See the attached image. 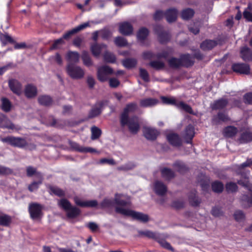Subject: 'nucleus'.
<instances>
[{
	"mask_svg": "<svg viewBox=\"0 0 252 252\" xmlns=\"http://www.w3.org/2000/svg\"><path fill=\"white\" fill-rule=\"evenodd\" d=\"M114 42L117 46L119 47H124L127 45L126 39L121 36L117 37L114 40Z\"/></svg>",
	"mask_w": 252,
	"mask_h": 252,
	"instance_id": "864d4df0",
	"label": "nucleus"
},
{
	"mask_svg": "<svg viewBox=\"0 0 252 252\" xmlns=\"http://www.w3.org/2000/svg\"><path fill=\"white\" fill-rule=\"evenodd\" d=\"M138 234L139 236H145L155 239H158V235L157 234L149 230L138 231Z\"/></svg>",
	"mask_w": 252,
	"mask_h": 252,
	"instance_id": "de8ad7c7",
	"label": "nucleus"
},
{
	"mask_svg": "<svg viewBox=\"0 0 252 252\" xmlns=\"http://www.w3.org/2000/svg\"><path fill=\"white\" fill-rule=\"evenodd\" d=\"M137 107L135 103L128 104L124 109L120 116V124L121 126H127L130 132L136 134L140 129V121L138 117L133 116L129 117V113L134 112Z\"/></svg>",
	"mask_w": 252,
	"mask_h": 252,
	"instance_id": "f257e3e1",
	"label": "nucleus"
},
{
	"mask_svg": "<svg viewBox=\"0 0 252 252\" xmlns=\"http://www.w3.org/2000/svg\"><path fill=\"white\" fill-rule=\"evenodd\" d=\"M90 26V25L89 22L84 23L72 29L71 30L68 31L65 33L62 37L63 39L68 40L73 34Z\"/></svg>",
	"mask_w": 252,
	"mask_h": 252,
	"instance_id": "9b49d317",
	"label": "nucleus"
},
{
	"mask_svg": "<svg viewBox=\"0 0 252 252\" xmlns=\"http://www.w3.org/2000/svg\"><path fill=\"white\" fill-rule=\"evenodd\" d=\"M156 240L158 242V243L160 245V246L164 248V249L168 250L172 252H174V249L172 248L171 245L165 240L163 239H159L158 236V239H157Z\"/></svg>",
	"mask_w": 252,
	"mask_h": 252,
	"instance_id": "8fccbe9b",
	"label": "nucleus"
},
{
	"mask_svg": "<svg viewBox=\"0 0 252 252\" xmlns=\"http://www.w3.org/2000/svg\"><path fill=\"white\" fill-rule=\"evenodd\" d=\"M66 71L68 75L73 79H81L85 75V72L81 67L70 63H67Z\"/></svg>",
	"mask_w": 252,
	"mask_h": 252,
	"instance_id": "20e7f679",
	"label": "nucleus"
},
{
	"mask_svg": "<svg viewBox=\"0 0 252 252\" xmlns=\"http://www.w3.org/2000/svg\"><path fill=\"white\" fill-rule=\"evenodd\" d=\"M100 33V36L103 39H108L111 37L112 35L111 32L107 29H103L99 32Z\"/></svg>",
	"mask_w": 252,
	"mask_h": 252,
	"instance_id": "0e129e2a",
	"label": "nucleus"
},
{
	"mask_svg": "<svg viewBox=\"0 0 252 252\" xmlns=\"http://www.w3.org/2000/svg\"><path fill=\"white\" fill-rule=\"evenodd\" d=\"M149 65L157 70L162 69L164 67V63L158 61H152L149 63Z\"/></svg>",
	"mask_w": 252,
	"mask_h": 252,
	"instance_id": "6e6d98bb",
	"label": "nucleus"
},
{
	"mask_svg": "<svg viewBox=\"0 0 252 252\" xmlns=\"http://www.w3.org/2000/svg\"><path fill=\"white\" fill-rule=\"evenodd\" d=\"M107 103V101H100L98 102L95 106L93 107L89 112L88 117L89 118H93L97 117L100 114L101 112L102 108L103 105Z\"/></svg>",
	"mask_w": 252,
	"mask_h": 252,
	"instance_id": "ddd939ff",
	"label": "nucleus"
},
{
	"mask_svg": "<svg viewBox=\"0 0 252 252\" xmlns=\"http://www.w3.org/2000/svg\"><path fill=\"white\" fill-rule=\"evenodd\" d=\"M218 44L217 41L214 40H206L200 45V48L203 50H209L213 49Z\"/></svg>",
	"mask_w": 252,
	"mask_h": 252,
	"instance_id": "cd10ccee",
	"label": "nucleus"
},
{
	"mask_svg": "<svg viewBox=\"0 0 252 252\" xmlns=\"http://www.w3.org/2000/svg\"><path fill=\"white\" fill-rule=\"evenodd\" d=\"M240 56L244 61H252V50L247 46L242 47L240 51Z\"/></svg>",
	"mask_w": 252,
	"mask_h": 252,
	"instance_id": "aec40b11",
	"label": "nucleus"
},
{
	"mask_svg": "<svg viewBox=\"0 0 252 252\" xmlns=\"http://www.w3.org/2000/svg\"><path fill=\"white\" fill-rule=\"evenodd\" d=\"M137 61L134 59L128 58L123 61V65L127 68H130L134 67Z\"/></svg>",
	"mask_w": 252,
	"mask_h": 252,
	"instance_id": "c03bdc74",
	"label": "nucleus"
},
{
	"mask_svg": "<svg viewBox=\"0 0 252 252\" xmlns=\"http://www.w3.org/2000/svg\"><path fill=\"white\" fill-rule=\"evenodd\" d=\"M158 102L157 99L153 98H147L140 100V104L144 107H152Z\"/></svg>",
	"mask_w": 252,
	"mask_h": 252,
	"instance_id": "bb28decb",
	"label": "nucleus"
},
{
	"mask_svg": "<svg viewBox=\"0 0 252 252\" xmlns=\"http://www.w3.org/2000/svg\"><path fill=\"white\" fill-rule=\"evenodd\" d=\"M180 59L182 66L188 67L192 65L193 64V62L189 54L182 55Z\"/></svg>",
	"mask_w": 252,
	"mask_h": 252,
	"instance_id": "473e14b6",
	"label": "nucleus"
},
{
	"mask_svg": "<svg viewBox=\"0 0 252 252\" xmlns=\"http://www.w3.org/2000/svg\"><path fill=\"white\" fill-rule=\"evenodd\" d=\"M0 127L12 130L16 128L15 125L7 117H6L3 120L2 123L0 125Z\"/></svg>",
	"mask_w": 252,
	"mask_h": 252,
	"instance_id": "a19ab883",
	"label": "nucleus"
},
{
	"mask_svg": "<svg viewBox=\"0 0 252 252\" xmlns=\"http://www.w3.org/2000/svg\"><path fill=\"white\" fill-rule=\"evenodd\" d=\"M139 75L144 81L147 82L150 81L149 74L146 69L140 68L139 69Z\"/></svg>",
	"mask_w": 252,
	"mask_h": 252,
	"instance_id": "4d7b16f0",
	"label": "nucleus"
},
{
	"mask_svg": "<svg viewBox=\"0 0 252 252\" xmlns=\"http://www.w3.org/2000/svg\"><path fill=\"white\" fill-rule=\"evenodd\" d=\"M11 103L10 101L6 98H1V109L5 112H8L11 110Z\"/></svg>",
	"mask_w": 252,
	"mask_h": 252,
	"instance_id": "58836bf2",
	"label": "nucleus"
},
{
	"mask_svg": "<svg viewBox=\"0 0 252 252\" xmlns=\"http://www.w3.org/2000/svg\"><path fill=\"white\" fill-rule=\"evenodd\" d=\"M0 140L3 143H6L9 145L18 148H24L27 145V142L25 138L16 137L12 136L1 138Z\"/></svg>",
	"mask_w": 252,
	"mask_h": 252,
	"instance_id": "39448f33",
	"label": "nucleus"
},
{
	"mask_svg": "<svg viewBox=\"0 0 252 252\" xmlns=\"http://www.w3.org/2000/svg\"><path fill=\"white\" fill-rule=\"evenodd\" d=\"M115 202L116 204V206L115 208V210L116 208L118 207L125 208L124 207L129 206L130 204V202L129 201H126L121 199L120 197V195L118 194H116Z\"/></svg>",
	"mask_w": 252,
	"mask_h": 252,
	"instance_id": "2f4dec72",
	"label": "nucleus"
},
{
	"mask_svg": "<svg viewBox=\"0 0 252 252\" xmlns=\"http://www.w3.org/2000/svg\"><path fill=\"white\" fill-rule=\"evenodd\" d=\"M143 132L144 137L149 140H155L159 134L157 130L149 127H144Z\"/></svg>",
	"mask_w": 252,
	"mask_h": 252,
	"instance_id": "f8f14e48",
	"label": "nucleus"
},
{
	"mask_svg": "<svg viewBox=\"0 0 252 252\" xmlns=\"http://www.w3.org/2000/svg\"><path fill=\"white\" fill-rule=\"evenodd\" d=\"M189 201L190 204L193 206H197L201 202V200L196 196V191H191L189 195Z\"/></svg>",
	"mask_w": 252,
	"mask_h": 252,
	"instance_id": "f704fd0d",
	"label": "nucleus"
},
{
	"mask_svg": "<svg viewBox=\"0 0 252 252\" xmlns=\"http://www.w3.org/2000/svg\"><path fill=\"white\" fill-rule=\"evenodd\" d=\"M0 39L3 44H6L7 42L13 43L14 40L12 37L7 34H2L0 35Z\"/></svg>",
	"mask_w": 252,
	"mask_h": 252,
	"instance_id": "13d9d810",
	"label": "nucleus"
},
{
	"mask_svg": "<svg viewBox=\"0 0 252 252\" xmlns=\"http://www.w3.org/2000/svg\"><path fill=\"white\" fill-rule=\"evenodd\" d=\"M212 188L214 192L219 193L222 191L223 185L221 183L216 181L212 183Z\"/></svg>",
	"mask_w": 252,
	"mask_h": 252,
	"instance_id": "3c124183",
	"label": "nucleus"
},
{
	"mask_svg": "<svg viewBox=\"0 0 252 252\" xmlns=\"http://www.w3.org/2000/svg\"><path fill=\"white\" fill-rule=\"evenodd\" d=\"M230 120L228 116L225 113L220 112L217 115L214 116L212 121L216 125L219 124L221 122H226Z\"/></svg>",
	"mask_w": 252,
	"mask_h": 252,
	"instance_id": "412c9836",
	"label": "nucleus"
},
{
	"mask_svg": "<svg viewBox=\"0 0 252 252\" xmlns=\"http://www.w3.org/2000/svg\"><path fill=\"white\" fill-rule=\"evenodd\" d=\"M38 103L42 106L49 107L52 105L53 99L52 97L48 95H39L37 99Z\"/></svg>",
	"mask_w": 252,
	"mask_h": 252,
	"instance_id": "5701e85b",
	"label": "nucleus"
},
{
	"mask_svg": "<svg viewBox=\"0 0 252 252\" xmlns=\"http://www.w3.org/2000/svg\"><path fill=\"white\" fill-rule=\"evenodd\" d=\"M79 54L77 52L72 51H69L66 56L68 63H70L73 64L79 62Z\"/></svg>",
	"mask_w": 252,
	"mask_h": 252,
	"instance_id": "a878e982",
	"label": "nucleus"
},
{
	"mask_svg": "<svg viewBox=\"0 0 252 252\" xmlns=\"http://www.w3.org/2000/svg\"><path fill=\"white\" fill-rule=\"evenodd\" d=\"M26 170L27 175L28 177H32L34 174L36 176L37 173H40V172H37L36 168L31 166H28Z\"/></svg>",
	"mask_w": 252,
	"mask_h": 252,
	"instance_id": "338daca9",
	"label": "nucleus"
},
{
	"mask_svg": "<svg viewBox=\"0 0 252 252\" xmlns=\"http://www.w3.org/2000/svg\"><path fill=\"white\" fill-rule=\"evenodd\" d=\"M154 189L158 195L162 196L166 192L167 187L162 182L157 181L154 184Z\"/></svg>",
	"mask_w": 252,
	"mask_h": 252,
	"instance_id": "6ab92c4d",
	"label": "nucleus"
},
{
	"mask_svg": "<svg viewBox=\"0 0 252 252\" xmlns=\"http://www.w3.org/2000/svg\"><path fill=\"white\" fill-rule=\"evenodd\" d=\"M168 142L174 146H179L182 144V140L179 136L175 133H169L167 135Z\"/></svg>",
	"mask_w": 252,
	"mask_h": 252,
	"instance_id": "4be33fe9",
	"label": "nucleus"
},
{
	"mask_svg": "<svg viewBox=\"0 0 252 252\" xmlns=\"http://www.w3.org/2000/svg\"><path fill=\"white\" fill-rule=\"evenodd\" d=\"M42 207L41 205L36 203L29 205V211L31 218L33 220H38L42 217Z\"/></svg>",
	"mask_w": 252,
	"mask_h": 252,
	"instance_id": "0eeeda50",
	"label": "nucleus"
},
{
	"mask_svg": "<svg viewBox=\"0 0 252 252\" xmlns=\"http://www.w3.org/2000/svg\"><path fill=\"white\" fill-rule=\"evenodd\" d=\"M69 144L71 148L75 151L82 153L84 151V147L81 146L76 142L70 141Z\"/></svg>",
	"mask_w": 252,
	"mask_h": 252,
	"instance_id": "bf43d9fd",
	"label": "nucleus"
},
{
	"mask_svg": "<svg viewBox=\"0 0 252 252\" xmlns=\"http://www.w3.org/2000/svg\"><path fill=\"white\" fill-rule=\"evenodd\" d=\"M8 86L11 91L15 94L20 95L22 93V85L17 80L11 79L8 81Z\"/></svg>",
	"mask_w": 252,
	"mask_h": 252,
	"instance_id": "9d476101",
	"label": "nucleus"
},
{
	"mask_svg": "<svg viewBox=\"0 0 252 252\" xmlns=\"http://www.w3.org/2000/svg\"><path fill=\"white\" fill-rule=\"evenodd\" d=\"M238 132V129L233 126H228L224 129V135L226 137H231Z\"/></svg>",
	"mask_w": 252,
	"mask_h": 252,
	"instance_id": "e433bc0d",
	"label": "nucleus"
},
{
	"mask_svg": "<svg viewBox=\"0 0 252 252\" xmlns=\"http://www.w3.org/2000/svg\"><path fill=\"white\" fill-rule=\"evenodd\" d=\"M211 214L213 216L216 217H218L222 216L223 212L220 208L219 207H214L211 211Z\"/></svg>",
	"mask_w": 252,
	"mask_h": 252,
	"instance_id": "774afa93",
	"label": "nucleus"
},
{
	"mask_svg": "<svg viewBox=\"0 0 252 252\" xmlns=\"http://www.w3.org/2000/svg\"><path fill=\"white\" fill-rule=\"evenodd\" d=\"M161 100L162 102L165 104H172L177 107L178 102H176V100L173 98H168L165 96L161 97Z\"/></svg>",
	"mask_w": 252,
	"mask_h": 252,
	"instance_id": "680f3d73",
	"label": "nucleus"
},
{
	"mask_svg": "<svg viewBox=\"0 0 252 252\" xmlns=\"http://www.w3.org/2000/svg\"><path fill=\"white\" fill-rule=\"evenodd\" d=\"M91 139L92 140L98 139L101 134L100 129L95 126H93L91 127Z\"/></svg>",
	"mask_w": 252,
	"mask_h": 252,
	"instance_id": "49530a36",
	"label": "nucleus"
},
{
	"mask_svg": "<svg viewBox=\"0 0 252 252\" xmlns=\"http://www.w3.org/2000/svg\"><path fill=\"white\" fill-rule=\"evenodd\" d=\"M51 191L55 195L59 196H63L65 195L64 192L61 189L56 187H50Z\"/></svg>",
	"mask_w": 252,
	"mask_h": 252,
	"instance_id": "052dcab7",
	"label": "nucleus"
},
{
	"mask_svg": "<svg viewBox=\"0 0 252 252\" xmlns=\"http://www.w3.org/2000/svg\"><path fill=\"white\" fill-rule=\"evenodd\" d=\"M12 221L11 217L5 214L0 213V225L8 226Z\"/></svg>",
	"mask_w": 252,
	"mask_h": 252,
	"instance_id": "7c9ffc66",
	"label": "nucleus"
},
{
	"mask_svg": "<svg viewBox=\"0 0 252 252\" xmlns=\"http://www.w3.org/2000/svg\"><path fill=\"white\" fill-rule=\"evenodd\" d=\"M240 141L242 143L252 141V132L248 131L243 132L241 135Z\"/></svg>",
	"mask_w": 252,
	"mask_h": 252,
	"instance_id": "79ce46f5",
	"label": "nucleus"
},
{
	"mask_svg": "<svg viewBox=\"0 0 252 252\" xmlns=\"http://www.w3.org/2000/svg\"><path fill=\"white\" fill-rule=\"evenodd\" d=\"M233 216L235 220L238 222L243 221L245 218V214L241 210H236L234 212Z\"/></svg>",
	"mask_w": 252,
	"mask_h": 252,
	"instance_id": "603ef678",
	"label": "nucleus"
},
{
	"mask_svg": "<svg viewBox=\"0 0 252 252\" xmlns=\"http://www.w3.org/2000/svg\"><path fill=\"white\" fill-rule=\"evenodd\" d=\"M167 21L169 23L175 21L177 16V11L176 9H169L165 13Z\"/></svg>",
	"mask_w": 252,
	"mask_h": 252,
	"instance_id": "c85d7f7f",
	"label": "nucleus"
},
{
	"mask_svg": "<svg viewBox=\"0 0 252 252\" xmlns=\"http://www.w3.org/2000/svg\"><path fill=\"white\" fill-rule=\"evenodd\" d=\"M24 93L25 96L28 98H34L37 94V88L35 86L32 84H28L25 86Z\"/></svg>",
	"mask_w": 252,
	"mask_h": 252,
	"instance_id": "dca6fc26",
	"label": "nucleus"
},
{
	"mask_svg": "<svg viewBox=\"0 0 252 252\" xmlns=\"http://www.w3.org/2000/svg\"><path fill=\"white\" fill-rule=\"evenodd\" d=\"M116 212L124 216L131 217L133 219L142 222H146L149 221V216L148 215L136 212L129 209L118 207L116 208Z\"/></svg>",
	"mask_w": 252,
	"mask_h": 252,
	"instance_id": "f03ea898",
	"label": "nucleus"
},
{
	"mask_svg": "<svg viewBox=\"0 0 252 252\" xmlns=\"http://www.w3.org/2000/svg\"><path fill=\"white\" fill-rule=\"evenodd\" d=\"M173 166L177 171L180 173H184L187 170V168L185 164L180 161H176L175 162L173 165Z\"/></svg>",
	"mask_w": 252,
	"mask_h": 252,
	"instance_id": "37998d69",
	"label": "nucleus"
},
{
	"mask_svg": "<svg viewBox=\"0 0 252 252\" xmlns=\"http://www.w3.org/2000/svg\"><path fill=\"white\" fill-rule=\"evenodd\" d=\"M177 107H178L179 109L184 110L185 112L189 114H194L191 107L189 105L184 103L183 101L178 102V104H177Z\"/></svg>",
	"mask_w": 252,
	"mask_h": 252,
	"instance_id": "ea45409f",
	"label": "nucleus"
},
{
	"mask_svg": "<svg viewBox=\"0 0 252 252\" xmlns=\"http://www.w3.org/2000/svg\"><path fill=\"white\" fill-rule=\"evenodd\" d=\"M58 204L66 212L67 217L69 218H75L80 214V210L76 207L72 206L70 202L66 199L63 198L61 199Z\"/></svg>",
	"mask_w": 252,
	"mask_h": 252,
	"instance_id": "7ed1b4c3",
	"label": "nucleus"
},
{
	"mask_svg": "<svg viewBox=\"0 0 252 252\" xmlns=\"http://www.w3.org/2000/svg\"><path fill=\"white\" fill-rule=\"evenodd\" d=\"M194 14V11L192 9L187 8L183 10L181 16L184 20H188L191 18Z\"/></svg>",
	"mask_w": 252,
	"mask_h": 252,
	"instance_id": "4c0bfd02",
	"label": "nucleus"
},
{
	"mask_svg": "<svg viewBox=\"0 0 252 252\" xmlns=\"http://www.w3.org/2000/svg\"><path fill=\"white\" fill-rule=\"evenodd\" d=\"M226 189L228 192H234L237 190V186L235 183H229L226 185Z\"/></svg>",
	"mask_w": 252,
	"mask_h": 252,
	"instance_id": "69168bd1",
	"label": "nucleus"
},
{
	"mask_svg": "<svg viewBox=\"0 0 252 252\" xmlns=\"http://www.w3.org/2000/svg\"><path fill=\"white\" fill-rule=\"evenodd\" d=\"M106 46L104 44H94L92 45L91 49L93 54L95 57H98L100 55L101 50L103 48L106 49Z\"/></svg>",
	"mask_w": 252,
	"mask_h": 252,
	"instance_id": "72a5a7b5",
	"label": "nucleus"
},
{
	"mask_svg": "<svg viewBox=\"0 0 252 252\" xmlns=\"http://www.w3.org/2000/svg\"><path fill=\"white\" fill-rule=\"evenodd\" d=\"M74 201L77 205L82 207H94L96 206L98 204L96 200H93L84 201L77 196L74 197Z\"/></svg>",
	"mask_w": 252,
	"mask_h": 252,
	"instance_id": "4468645a",
	"label": "nucleus"
},
{
	"mask_svg": "<svg viewBox=\"0 0 252 252\" xmlns=\"http://www.w3.org/2000/svg\"><path fill=\"white\" fill-rule=\"evenodd\" d=\"M168 62L169 66L172 68H178L182 66L180 58H171Z\"/></svg>",
	"mask_w": 252,
	"mask_h": 252,
	"instance_id": "a18cd8bd",
	"label": "nucleus"
},
{
	"mask_svg": "<svg viewBox=\"0 0 252 252\" xmlns=\"http://www.w3.org/2000/svg\"><path fill=\"white\" fill-rule=\"evenodd\" d=\"M154 32L158 36L159 42L161 43H165L170 39V36L169 33L163 29V27L158 25H155L154 27Z\"/></svg>",
	"mask_w": 252,
	"mask_h": 252,
	"instance_id": "6e6552de",
	"label": "nucleus"
},
{
	"mask_svg": "<svg viewBox=\"0 0 252 252\" xmlns=\"http://www.w3.org/2000/svg\"><path fill=\"white\" fill-rule=\"evenodd\" d=\"M194 135V127L192 125H189L186 127L185 130V132L183 134V137L186 140L187 143H191V141Z\"/></svg>",
	"mask_w": 252,
	"mask_h": 252,
	"instance_id": "f3484780",
	"label": "nucleus"
},
{
	"mask_svg": "<svg viewBox=\"0 0 252 252\" xmlns=\"http://www.w3.org/2000/svg\"><path fill=\"white\" fill-rule=\"evenodd\" d=\"M172 50L170 49H167L163 50L161 52L157 54L158 58H166L171 53Z\"/></svg>",
	"mask_w": 252,
	"mask_h": 252,
	"instance_id": "e2e57ef3",
	"label": "nucleus"
},
{
	"mask_svg": "<svg viewBox=\"0 0 252 252\" xmlns=\"http://www.w3.org/2000/svg\"><path fill=\"white\" fill-rule=\"evenodd\" d=\"M149 33V30L144 27L140 28L137 32V38L138 40L143 42L147 37Z\"/></svg>",
	"mask_w": 252,
	"mask_h": 252,
	"instance_id": "c756f323",
	"label": "nucleus"
},
{
	"mask_svg": "<svg viewBox=\"0 0 252 252\" xmlns=\"http://www.w3.org/2000/svg\"><path fill=\"white\" fill-rule=\"evenodd\" d=\"M113 73L112 68L107 65H102L97 68V77L99 81L104 82L108 81L109 76Z\"/></svg>",
	"mask_w": 252,
	"mask_h": 252,
	"instance_id": "423d86ee",
	"label": "nucleus"
},
{
	"mask_svg": "<svg viewBox=\"0 0 252 252\" xmlns=\"http://www.w3.org/2000/svg\"><path fill=\"white\" fill-rule=\"evenodd\" d=\"M36 177L38 179V181L37 182H33L28 186V189L31 192H33L37 189L39 188V186L42 183L43 178L41 173H37Z\"/></svg>",
	"mask_w": 252,
	"mask_h": 252,
	"instance_id": "b1692460",
	"label": "nucleus"
},
{
	"mask_svg": "<svg viewBox=\"0 0 252 252\" xmlns=\"http://www.w3.org/2000/svg\"><path fill=\"white\" fill-rule=\"evenodd\" d=\"M161 177L165 180L169 181L174 178V172L168 168L164 167L161 171Z\"/></svg>",
	"mask_w": 252,
	"mask_h": 252,
	"instance_id": "393cba45",
	"label": "nucleus"
},
{
	"mask_svg": "<svg viewBox=\"0 0 252 252\" xmlns=\"http://www.w3.org/2000/svg\"><path fill=\"white\" fill-rule=\"evenodd\" d=\"M241 204L244 208H249L252 205V195H243L241 198Z\"/></svg>",
	"mask_w": 252,
	"mask_h": 252,
	"instance_id": "c9c22d12",
	"label": "nucleus"
},
{
	"mask_svg": "<svg viewBox=\"0 0 252 252\" xmlns=\"http://www.w3.org/2000/svg\"><path fill=\"white\" fill-rule=\"evenodd\" d=\"M228 104L227 99L221 98L214 101L211 105V108L213 110H221L224 108Z\"/></svg>",
	"mask_w": 252,
	"mask_h": 252,
	"instance_id": "a211bd4d",
	"label": "nucleus"
},
{
	"mask_svg": "<svg viewBox=\"0 0 252 252\" xmlns=\"http://www.w3.org/2000/svg\"><path fill=\"white\" fill-rule=\"evenodd\" d=\"M104 60L107 63H114L116 61V57L113 54L106 52L104 55Z\"/></svg>",
	"mask_w": 252,
	"mask_h": 252,
	"instance_id": "5fc2aeb1",
	"label": "nucleus"
},
{
	"mask_svg": "<svg viewBox=\"0 0 252 252\" xmlns=\"http://www.w3.org/2000/svg\"><path fill=\"white\" fill-rule=\"evenodd\" d=\"M119 32L124 35H129L133 32L132 26L128 22H124L119 24Z\"/></svg>",
	"mask_w": 252,
	"mask_h": 252,
	"instance_id": "2eb2a0df",
	"label": "nucleus"
},
{
	"mask_svg": "<svg viewBox=\"0 0 252 252\" xmlns=\"http://www.w3.org/2000/svg\"><path fill=\"white\" fill-rule=\"evenodd\" d=\"M82 59L84 64L87 66L92 65V62L90 57L89 54L87 52L84 51L82 54Z\"/></svg>",
	"mask_w": 252,
	"mask_h": 252,
	"instance_id": "09e8293b",
	"label": "nucleus"
},
{
	"mask_svg": "<svg viewBox=\"0 0 252 252\" xmlns=\"http://www.w3.org/2000/svg\"><path fill=\"white\" fill-rule=\"evenodd\" d=\"M231 68L236 73L249 74L250 73V67L249 64L245 63H235L232 64Z\"/></svg>",
	"mask_w": 252,
	"mask_h": 252,
	"instance_id": "1a4fd4ad",
	"label": "nucleus"
}]
</instances>
